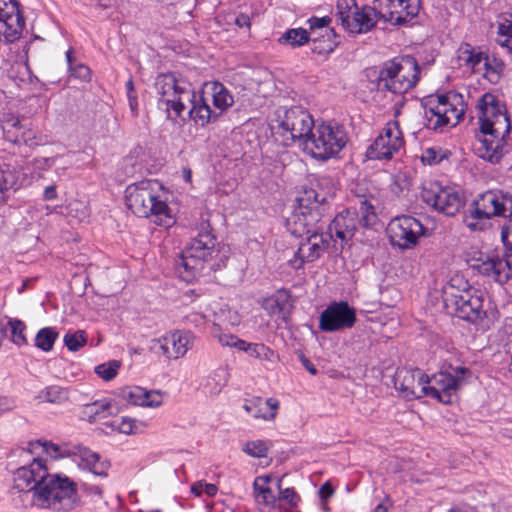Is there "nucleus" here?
Returning a JSON list of instances; mask_svg holds the SVG:
<instances>
[{
    "label": "nucleus",
    "instance_id": "1",
    "mask_svg": "<svg viewBox=\"0 0 512 512\" xmlns=\"http://www.w3.org/2000/svg\"><path fill=\"white\" fill-rule=\"evenodd\" d=\"M29 451L33 453L36 449L42 448L43 452L50 457L48 464L41 458L33 461L16 470V477L19 480H70L66 474L55 471L54 461L69 458L78 467L88 469L95 476L107 477L110 467L108 461H100V456L83 446L57 445L52 442L37 440L29 443Z\"/></svg>",
    "mask_w": 512,
    "mask_h": 512
},
{
    "label": "nucleus",
    "instance_id": "2",
    "mask_svg": "<svg viewBox=\"0 0 512 512\" xmlns=\"http://www.w3.org/2000/svg\"><path fill=\"white\" fill-rule=\"evenodd\" d=\"M480 136L476 152L479 157L491 163H499L508 153L512 124L506 107L491 93H485L478 101Z\"/></svg>",
    "mask_w": 512,
    "mask_h": 512
},
{
    "label": "nucleus",
    "instance_id": "3",
    "mask_svg": "<svg viewBox=\"0 0 512 512\" xmlns=\"http://www.w3.org/2000/svg\"><path fill=\"white\" fill-rule=\"evenodd\" d=\"M155 89L159 95V105H164L168 114L172 110L175 117L187 111L196 123L204 126L220 116V113L211 109L203 96H196L192 84L179 74H159L155 80Z\"/></svg>",
    "mask_w": 512,
    "mask_h": 512
},
{
    "label": "nucleus",
    "instance_id": "4",
    "mask_svg": "<svg viewBox=\"0 0 512 512\" xmlns=\"http://www.w3.org/2000/svg\"><path fill=\"white\" fill-rule=\"evenodd\" d=\"M162 185L157 180H142L127 186L125 201L127 207L138 217L152 218V221L165 228L174 223L165 200L159 192Z\"/></svg>",
    "mask_w": 512,
    "mask_h": 512
},
{
    "label": "nucleus",
    "instance_id": "5",
    "mask_svg": "<svg viewBox=\"0 0 512 512\" xmlns=\"http://www.w3.org/2000/svg\"><path fill=\"white\" fill-rule=\"evenodd\" d=\"M326 201L327 194L314 189L305 190L298 198V207L286 221L290 233L296 237L322 234L323 205Z\"/></svg>",
    "mask_w": 512,
    "mask_h": 512
},
{
    "label": "nucleus",
    "instance_id": "6",
    "mask_svg": "<svg viewBox=\"0 0 512 512\" xmlns=\"http://www.w3.org/2000/svg\"><path fill=\"white\" fill-rule=\"evenodd\" d=\"M465 113L461 94L448 92L431 95L425 104L426 127L434 131H442L447 126H456Z\"/></svg>",
    "mask_w": 512,
    "mask_h": 512
},
{
    "label": "nucleus",
    "instance_id": "7",
    "mask_svg": "<svg viewBox=\"0 0 512 512\" xmlns=\"http://www.w3.org/2000/svg\"><path fill=\"white\" fill-rule=\"evenodd\" d=\"M216 245V238L212 235L210 226L207 224L191 240L177 262V269L183 280L191 281L196 273L202 270L203 264L212 259L215 254H218Z\"/></svg>",
    "mask_w": 512,
    "mask_h": 512
},
{
    "label": "nucleus",
    "instance_id": "8",
    "mask_svg": "<svg viewBox=\"0 0 512 512\" xmlns=\"http://www.w3.org/2000/svg\"><path fill=\"white\" fill-rule=\"evenodd\" d=\"M25 495L40 508L71 510L78 502L76 482H35Z\"/></svg>",
    "mask_w": 512,
    "mask_h": 512
},
{
    "label": "nucleus",
    "instance_id": "9",
    "mask_svg": "<svg viewBox=\"0 0 512 512\" xmlns=\"http://www.w3.org/2000/svg\"><path fill=\"white\" fill-rule=\"evenodd\" d=\"M483 302V293L472 288L460 290L449 283L443 289V303L447 312L471 323L486 316Z\"/></svg>",
    "mask_w": 512,
    "mask_h": 512
},
{
    "label": "nucleus",
    "instance_id": "10",
    "mask_svg": "<svg viewBox=\"0 0 512 512\" xmlns=\"http://www.w3.org/2000/svg\"><path fill=\"white\" fill-rule=\"evenodd\" d=\"M348 137L343 126L322 122L315 125L310 137L306 139L304 151L318 160H328L336 156L347 144Z\"/></svg>",
    "mask_w": 512,
    "mask_h": 512
},
{
    "label": "nucleus",
    "instance_id": "11",
    "mask_svg": "<svg viewBox=\"0 0 512 512\" xmlns=\"http://www.w3.org/2000/svg\"><path fill=\"white\" fill-rule=\"evenodd\" d=\"M420 67L412 56L393 59L384 64L379 72L378 87L394 94H403L419 80Z\"/></svg>",
    "mask_w": 512,
    "mask_h": 512
},
{
    "label": "nucleus",
    "instance_id": "12",
    "mask_svg": "<svg viewBox=\"0 0 512 512\" xmlns=\"http://www.w3.org/2000/svg\"><path fill=\"white\" fill-rule=\"evenodd\" d=\"M337 9L342 26L350 33H366L381 19L375 5L358 7L355 0H339Z\"/></svg>",
    "mask_w": 512,
    "mask_h": 512
},
{
    "label": "nucleus",
    "instance_id": "13",
    "mask_svg": "<svg viewBox=\"0 0 512 512\" xmlns=\"http://www.w3.org/2000/svg\"><path fill=\"white\" fill-rule=\"evenodd\" d=\"M314 127L312 116L299 106L284 110L283 115L278 114V128L281 130L285 145H289L288 141H299L305 146L306 139L310 137Z\"/></svg>",
    "mask_w": 512,
    "mask_h": 512
},
{
    "label": "nucleus",
    "instance_id": "14",
    "mask_svg": "<svg viewBox=\"0 0 512 512\" xmlns=\"http://www.w3.org/2000/svg\"><path fill=\"white\" fill-rule=\"evenodd\" d=\"M471 376L470 369L466 367H451V372H440L429 378L426 384L425 396L437 399L444 404H450L456 391Z\"/></svg>",
    "mask_w": 512,
    "mask_h": 512
},
{
    "label": "nucleus",
    "instance_id": "15",
    "mask_svg": "<svg viewBox=\"0 0 512 512\" xmlns=\"http://www.w3.org/2000/svg\"><path fill=\"white\" fill-rule=\"evenodd\" d=\"M426 232L419 219L408 215L395 217L387 226L391 244L403 250L414 248L421 237L427 236Z\"/></svg>",
    "mask_w": 512,
    "mask_h": 512
},
{
    "label": "nucleus",
    "instance_id": "16",
    "mask_svg": "<svg viewBox=\"0 0 512 512\" xmlns=\"http://www.w3.org/2000/svg\"><path fill=\"white\" fill-rule=\"evenodd\" d=\"M421 198L427 205L447 216L456 215L464 204L458 191L451 187H442L437 183L424 187Z\"/></svg>",
    "mask_w": 512,
    "mask_h": 512
},
{
    "label": "nucleus",
    "instance_id": "17",
    "mask_svg": "<svg viewBox=\"0 0 512 512\" xmlns=\"http://www.w3.org/2000/svg\"><path fill=\"white\" fill-rule=\"evenodd\" d=\"M379 17L392 25L411 22L421 8L420 0H374Z\"/></svg>",
    "mask_w": 512,
    "mask_h": 512
},
{
    "label": "nucleus",
    "instance_id": "18",
    "mask_svg": "<svg viewBox=\"0 0 512 512\" xmlns=\"http://www.w3.org/2000/svg\"><path fill=\"white\" fill-rule=\"evenodd\" d=\"M403 145L404 141L398 122H388L382 133L368 147L366 156L371 160H390Z\"/></svg>",
    "mask_w": 512,
    "mask_h": 512
},
{
    "label": "nucleus",
    "instance_id": "19",
    "mask_svg": "<svg viewBox=\"0 0 512 512\" xmlns=\"http://www.w3.org/2000/svg\"><path fill=\"white\" fill-rule=\"evenodd\" d=\"M195 336L191 331L176 330L151 341L150 349L168 359H179L193 347Z\"/></svg>",
    "mask_w": 512,
    "mask_h": 512
},
{
    "label": "nucleus",
    "instance_id": "20",
    "mask_svg": "<svg viewBox=\"0 0 512 512\" xmlns=\"http://www.w3.org/2000/svg\"><path fill=\"white\" fill-rule=\"evenodd\" d=\"M25 20L16 0H0V41L13 43L20 39Z\"/></svg>",
    "mask_w": 512,
    "mask_h": 512
},
{
    "label": "nucleus",
    "instance_id": "21",
    "mask_svg": "<svg viewBox=\"0 0 512 512\" xmlns=\"http://www.w3.org/2000/svg\"><path fill=\"white\" fill-rule=\"evenodd\" d=\"M429 377L418 368H399L394 376V386L407 399L424 397Z\"/></svg>",
    "mask_w": 512,
    "mask_h": 512
},
{
    "label": "nucleus",
    "instance_id": "22",
    "mask_svg": "<svg viewBox=\"0 0 512 512\" xmlns=\"http://www.w3.org/2000/svg\"><path fill=\"white\" fill-rule=\"evenodd\" d=\"M356 322L355 309L345 301L330 304L320 315L319 327L325 332L351 328Z\"/></svg>",
    "mask_w": 512,
    "mask_h": 512
},
{
    "label": "nucleus",
    "instance_id": "23",
    "mask_svg": "<svg viewBox=\"0 0 512 512\" xmlns=\"http://www.w3.org/2000/svg\"><path fill=\"white\" fill-rule=\"evenodd\" d=\"M488 217H508L512 215V195L503 191H486L476 197Z\"/></svg>",
    "mask_w": 512,
    "mask_h": 512
},
{
    "label": "nucleus",
    "instance_id": "24",
    "mask_svg": "<svg viewBox=\"0 0 512 512\" xmlns=\"http://www.w3.org/2000/svg\"><path fill=\"white\" fill-rule=\"evenodd\" d=\"M326 240L322 234L306 236L295 252V258L290 260L291 265L295 269H299L305 262H313L317 260L326 248Z\"/></svg>",
    "mask_w": 512,
    "mask_h": 512
},
{
    "label": "nucleus",
    "instance_id": "25",
    "mask_svg": "<svg viewBox=\"0 0 512 512\" xmlns=\"http://www.w3.org/2000/svg\"><path fill=\"white\" fill-rule=\"evenodd\" d=\"M360 220L356 210L348 208L334 217L329 225V233L332 238L335 235L341 242L352 239Z\"/></svg>",
    "mask_w": 512,
    "mask_h": 512
},
{
    "label": "nucleus",
    "instance_id": "26",
    "mask_svg": "<svg viewBox=\"0 0 512 512\" xmlns=\"http://www.w3.org/2000/svg\"><path fill=\"white\" fill-rule=\"evenodd\" d=\"M478 271L495 282L503 285L509 281L512 275V267L508 259L500 258L498 255L487 256L477 265Z\"/></svg>",
    "mask_w": 512,
    "mask_h": 512
},
{
    "label": "nucleus",
    "instance_id": "27",
    "mask_svg": "<svg viewBox=\"0 0 512 512\" xmlns=\"http://www.w3.org/2000/svg\"><path fill=\"white\" fill-rule=\"evenodd\" d=\"M121 396L128 403L137 406L159 407L163 402L162 394L159 391H148L139 386L123 389Z\"/></svg>",
    "mask_w": 512,
    "mask_h": 512
},
{
    "label": "nucleus",
    "instance_id": "28",
    "mask_svg": "<svg viewBox=\"0 0 512 512\" xmlns=\"http://www.w3.org/2000/svg\"><path fill=\"white\" fill-rule=\"evenodd\" d=\"M271 482H253L255 501L262 512L272 511L277 507L279 499V482L270 486Z\"/></svg>",
    "mask_w": 512,
    "mask_h": 512
},
{
    "label": "nucleus",
    "instance_id": "29",
    "mask_svg": "<svg viewBox=\"0 0 512 512\" xmlns=\"http://www.w3.org/2000/svg\"><path fill=\"white\" fill-rule=\"evenodd\" d=\"M488 214L480 206L476 198L471 202L464 212L463 222L471 231H485L491 227Z\"/></svg>",
    "mask_w": 512,
    "mask_h": 512
},
{
    "label": "nucleus",
    "instance_id": "30",
    "mask_svg": "<svg viewBox=\"0 0 512 512\" xmlns=\"http://www.w3.org/2000/svg\"><path fill=\"white\" fill-rule=\"evenodd\" d=\"M486 55L467 43L462 44L458 51L459 61L473 72H480L484 68Z\"/></svg>",
    "mask_w": 512,
    "mask_h": 512
},
{
    "label": "nucleus",
    "instance_id": "31",
    "mask_svg": "<svg viewBox=\"0 0 512 512\" xmlns=\"http://www.w3.org/2000/svg\"><path fill=\"white\" fill-rule=\"evenodd\" d=\"M263 401L260 397H253L246 400L243 408L246 412L251 413L256 419L273 420L276 417V410L279 407V402L276 399L269 398L266 400L265 405L273 410L269 415L263 412Z\"/></svg>",
    "mask_w": 512,
    "mask_h": 512
},
{
    "label": "nucleus",
    "instance_id": "32",
    "mask_svg": "<svg viewBox=\"0 0 512 512\" xmlns=\"http://www.w3.org/2000/svg\"><path fill=\"white\" fill-rule=\"evenodd\" d=\"M0 121L5 139L11 143L17 141V136L27 126L20 121L19 117L11 113H4Z\"/></svg>",
    "mask_w": 512,
    "mask_h": 512
},
{
    "label": "nucleus",
    "instance_id": "33",
    "mask_svg": "<svg viewBox=\"0 0 512 512\" xmlns=\"http://www.w3.org/2000/svg\"><path fill=\"white\" fill-rule=\"evenodd\" d=\"M69 394L68 388L50 385L42 389L37 398L42 402L60 405L69 400Z\"/></svg>",
    "mask_w": 512,
    "mask_h": 512
},
{
    "label": "nucleus",
    "instance_id": "34",
    "mask_svg": "<svg viewBox=\"0 0 512 512\" xmlns=\"http://www.w3.org/2000/svg\"><path fill=\"white\" fill-rule=\"evenodd\" d=\"M212 99L215 109H218L220 115L231 107L234 103L233 96L230 94L228 89L219 82L212 84Z\"/></svg>",
    "mask_w": 512,
    "mask_h": 512
},
{
    "label": "nucleus",
    "instance_id": "35",
    "mask_svg": "<svg viewBox=\"0 0 512 512\" xmlns=\"http://www.w3.org/2000/svg\"><path fill=\"white\" fill-rule=\"evenodd\" d=\"M374 198L359 199V207L354 210L361 216V222L365 227L373 225L377 220L375 206L373 204Z\"/></svg>",
    "mask_w": 512,
    "mask_h": 512
},
{
    "label": "nucleus",
    "instance_id": "36",
    "mask_svg": "<svg viewBox=\"0 0 512 512\" xmlns=\"http://www.w3.org/2000/svg\"><path fill=\"white\" fill-rule=\"evenodd\" d=\"M58 338V332L51 327H45L38 331L35 337V346L45 352L53 348Z\"/></svg>",
    "mask_w": 512,
    "mask_h": 512
},
{
    "label": "nucleus",
    "instance_id": "37",
    "mask_svg": "<svg viewBox=\"0 0 512 512\" xmlns=\"http://www.w3.org/2000/svg\"><path fill=\"white\" fill-rule=\"evenodd\" d=\"M505 63L502 59L493 56L486 55L484 63L485 75L490 81H497L500 74L504 71Z\"/></svg>",
    "mask_w": 512,
    "mask_h": 512
},
{
    "label": "nucleus",
    "instance_id": "38",
    "mask_svg": "<svg viewBox=\"0 0 512 512\" xmlns=\"http://www.w3.org/2000/svg\"><path fill=\"white\" fill-rule=\"evenodd\" d=\"M270 447L271 444L269 441L255 440L245 443L243 446V451L251 457L263 458L267 457Z\"/></svg>",
    "mask_w": 512,
    "mask_h": 512
},
{
    "label": "nucleus",
    "instance_id": "39",
    "mask_svg": "<svg viewBox=\"0 0 512 512\" xmlns=\"http://www.w3.org/2000/svg\"><path fill=\"white\" fill-rule=\"evenodd\" d=\"M286 43L292 47H300L309 42L310 36L308 31L303 28L289 29L282 38Z\"/></svg>",
    "mask_w": 512,
    "mask_h": 512
},
{
    "label": "nucleus",
    "instance_id": "40",
    "mask_svg": "<svg viewBox=\"0 0 512 512\" xmlns=\"http://www.w3.org/2000/svg\"><path fill=\"white\" fill-rule=\"evenodd\" d=\"M247 354L259 360L273 362L275 354L273 350L262 343H250Z\"/></svg>",
    "mask_w": 512,
    "mask_h": 512
},
{
    "label": "nucleus",
    "instance_id": "41",
    "mask_svg": "<svg viewBox=\"0 0 512 512\" xmlns=\"http://www.w3.org/2000/svg\"><path fill=\"white\" fill-rule=\"evenodd\" d=\"M63 340L68 350L76 352L86 344L87 337L83 330H78L75 333H67Z\"/></svg>",
    "mask_w": 512,
    "mask_h": 512
},
{
    "label": "nucleus",
    "instance_id": "42",
    "mask_svg": "<svg viewBox=\"0 0 512 512\" xmlns=\"http://www.w3.org/2000/svg\"><path fill=\"white\" fill-rule=\"evenodd\" d=\"M110 403L107 401L94 402L86 406V413L88 414L90 421L106 418L110 413Z\"/></svg>",
    "mask_w": 512,
    "mask_h": 512
},
{
    "label": "nucleus",
    "instance_id": "43",
    "mask_svg": "<svg viewBox=\"0 0 512 512\" xmlns=\"http://www.w3.org/2000/svg\"><path fill=\"white\" fill-rule=\"evenodd\" d=\"M7 325L11 328V340L18 346L24 345L27 343L25 336V324L20 320H9Z\"/></svg>",
    "mask_w": 512,
    "mask_h": 512
},
{
    "label": "nucleus",
    "instance_id": "44",
    "mask_svg": "<svg viewBox=\"0 0 512 512\" xmlns=\"http://www.w3.org/2000/svg\"><path fill=\"white\" fill-rule=\"evenodd\" d=\"M119 367L120 363L116 360H112L108 363L96 366L95 373L105 381H109L117 375Z\"/></svg>",
    "mask_w": 512,
    "mask_h": 512
},
{
    "label": "nucleus",
    "instance_id": "45",
    "mask_svg": "<svg viewBox=\"0 0 512 512\" xmlns=\"http://www.w3.org/2000/svg\"><path fill=\"white\" fill-rule=\"evenodd\" d=\"M496 40L501 46L507 47L512 52V24L500 23Z\"/></svg>",
    "mask_w": 512,
    "mask_h": 512
},
{
    "label": "nucleus",
    "instance_id": "46",
    "mask_svg": "<svg viewBox=\"0 0 512 512\" xmlns=\"http://www.w3.org/2000/svg\"><path fill=\"white\" fill-rule=\"evenodd\" d=\"M288 296L285 293H278L265 301V308L272 314H277L285 309Z\"/></svg>",
    "mask_w": 512,
    "mask_h": 512
},
{
    "label": "nucleus",
    "instance_id": "47",
    "mask_svg": "<svg viewBox=\"0 0 512 512\" xmlns=\"http://www.w3.org/2000/svg\"><path fill=\"white\" fill-rule=\"evenodd\" d=\"M445 158L440 148L431 147L423 151L421 160L424 164L434 165L440 163Z\"/></svg>",
    "mask_w": 512,
    "mask_h": 512
},
{
    "label": "nucleus",
    "instance_id": "48",
    "mask_svg": "<svg viewBox=\"0 0 512 512\" xmlns=\"http://www.w3.org/2000/svg\"><path fill=\"white\" fill-rule=\"evenodd\" d=\"M501 239L505 246V257H512V218L503 225Z\"/></svg>",
    "mask_w": 512,
    "mask_h": 512
},
{
    "label": "nucleus",
    "instance_id": "49",
    "mask_svg": "<svg viewBox=\"0 0 512 512\" xmlns=\"http://www.w3.org/2000/svg\"><path fill=\"white\" fill-rule=\"evenodd\" d=\"M279 499L278 503L285 502L290 507H296L300 501V497L297 495L293 488H286L284 490L281 489L279 485Z\"/></svg>",
    "mask_w": 512,
    "mask_h": 512
},
{
    "label": "nucleus",
    "instance_id": "50",
    "mask_svg": "<svg viewBox=\"0 0 512 512\" xmlns=\"http://www.w3.org/2000/svg\"><path fill=\"white\" fill-rule=\"evenodd\" d=\"M334 493H335V487L332 485L331 482H324V484L321 485V487L318 490V495L322 502V509L325 512L329 511L327 501L334 495Z\"/></svg>",
    "mask_w": 512,
    "mask_h": 512
},
{
    "label": "nucleus",
    "instance_id": "51",
    "mask_svg": "<svg viewBox=\"0 0 512 512\" xmlns=\"http://www.w3.org/2000/svg\"><path fill=\"white\" fill-rule=\"evenodd\" d=\"M217 491V486L212 483H206L205 486H203V482H194L191 486V492L195 496H200L202 492H204L208 497H213L216 495Z\"/></svg>",
    "mask_w": 512,
    "mask_h": 512
},
{
    "label": "nucleus",
    "instance_id": "52",
    "mask_svg": "<svg viewBox=\"0 0 512 512\" xmlns=\"http://www.w3.org/2000/svg\"><path fill=\"white\" fill-rule=\"evenodd\" d=\"M71 76L82 81L88 82L91 79V71L88 66L84 64H77L70 69Z\"/></svg>",
    "mask_w": 512,
    "mask_h": 512
},
{
    "label": "nucleus",
    "instance_id": "53",
    "mask_svg": "<svg viewBox=\"0 0 512 512\" xmlns=\"http://www.w3.org/2000/svg\"><path fill=\"white\" fill-rule=\"evenodd\" d=\"M35 132L28 126L25 127L23 131L17 136V141H13V144H25V145H33L35 144Z\"/></svg>",
    "mask_w": 512,
    "mask_h": 512
},
{
    "label": "nucleus",
    "instance_id": "54",
    "mask_svg": "<svg viewBox=\"0 0 512 512\" xmlns=\"http://www.w3.org/2000/svg\"><path fill=\"white\" fill-rule=\"evenodd\" d=\"M126 90H127V96L129 100V105L134 114L137 113V107H138V101H137V95L134 90V84L132 79H129L126 82Z\"/></svg>",
    "mask_w": 512,
    "mask_h": 512
},
{
    "label": "nucleus",
    "instance_id": "55",
    "mask_svg": "<svg viewBox=\"0 0 512 512\" xmlns=\"http://www.w3.org/2000/svg\"><path fill=\"white\" fill-rule=\"evenodd\" d=\"M331 22V18L328 16L317 18V17H311L308 20L309 28L311 31H315L316 29H323L329 25Z\"/></svg>",
    "mask_w": 512,
    "mask_h": 512
},
{
    "label": "nucleus",
    "instance_id": "56",
    "mask_svg": "<svg viewBox=\"0 0 512 512\" xmlns=\"http://www.w3.org/2000/svg\"><path fill=\"white\" fill-rule=\"evenodd\" d=\"M134 427H135V421L132 419H122L121 422L118 424V430L124 434L133 433Z\"/></svg>",
    "mask_w": 512,
    "mask_h": 512
},
{
    "label": "nucleus",
    "instance_id": "57",
    "mask_svg": "<svg viewBox=\"0 0 512 512\" xmlns=\"http://www.w3.org/2000/svg\"><path fill=\"white\" fill-rule=\"evenodd\" d=\"M15 407L13 399L8 397H0V414L8 412Z\"/></svg>",
    "mask_w": 512,
    "mask_h": 512
},
{
    "label": "nucleus",
    "instance_id": "58",
    "mask_svg": "<svg viewBox=\"0 0 512 512\" xmlns=\"http://www.w3.org/2000/svg\"><path fill=\"white\" fill-rule=\"evenodd\" d=\"M238 337L232 334H223L219 337V342L223 346L232 347L235 344V341H237Z\"/></svg>",
    "mask_w": 512,
    "mask_h": 512
},
{
    "label": "nucleus",
    "instance_id": "59",
    "mask_svg": "<svg viewBox=\"0 0 512 512\" xmlns=\"http://www.w3.org/2000/svg\"><path fill=\"white\" fill-rule=\"evenodd\" d=\"M235 24L240 28L246 27L249 29L250 28V17L246 14H239L235 18Z\"/></svg>",
    "mask_w": 512,
    "mask_h": 512
},
{
    "label": "nucleus",
    "instance_id": "60",
    "mask_svg": "<svg viewBox=\"0 0 512 512\" xmlns=\"http://www.w3.org/2000/svg\"><path fill=\"white\" fill-rule=\"evenodd\" d=\"M300 360H301V363L302 365L307 369V371L312 374V375H316L317 374V369L315 368V366L310 362L309 359H307L304 355H301L300 356Z\"/></svg>",
    "mask_w": 512,
    "mask_h": 512
},
{
    "label": "nucleus",
    "instance_id": "61",
    "mask_svg": "<svg viewBox=\"0 0 512 512\" xmlns=\"http://www.w3.org/2000/svg\"><path fill=\"white\" fill-rule=\"evenodd\" d=\"M312 42H313V45H314L312 47V51L315 52V53L321 54L323 52L331 51L332 50V47L330 45H327L326 47H324V46H317L318 40L316 38H313Z\"/></svg>",
    "mask_w": 512,
    "mask_h": 512
},
{
    "label": "nucleus",
    "instance_id": "62",
    "mask_svg": "<svg viewBox=\"0 0 512 512\" xmlns=\"http://www.w3.org/2000/svg\"><path fill=\"white\" fill-rule=\"evenodd\" d=\"M56 196H57L56 187L54 185L46 187V189L44 191V199L45 200L55 199Z\"/></svg>",
    "mask_w": 512,
    "mask_h": 512
},
{
    "label": "nucleus",
    "instance_id": "63",
    "mask_svg": "<svg viewBox=\"0 0 512 512\" xmlns=\"http://www.w3.org/2000/svg\"><path fill=\"white\" fill-rule=\"evenodd\" d=\"M249 345H250V343L238 338L237 341H235V344L233 347L237 348L240 351H244L247 353Z\"/></svg>",
    "mask_w": 512,
    "mask_h": 512
},
{
    "label": "nucleus",
    "instance_id": "64",
    "mask_svg": "<svg viewBox=\"0 0 512 512\" xmlns=\"http://www.w3.org/2000/svg\"><path fill=\"white\" fill-rule=\"evenodd\" d=\"M86 490L90 494H94V495H98V496H101V494H102L101 488L99 486H97V485L87 486Z\"/></svg>",
    "mask_w": 512,
    "mask_h": 512
}]
</instances>
